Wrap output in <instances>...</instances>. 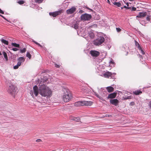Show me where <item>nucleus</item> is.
<instances>
[{
  "instance_id": "nucleus-55",
  "label": "nucleus",
  "mask_w": 151,
  "mask_h": 151,
  "mask_svg": "<svg viewBox=\"0 0 151 151\" xmlns=\"http://www.w3.org/2000/svg\"><path fill=\"white\" fill-rule=\"evenodd\" d=\"M0 16L3 18L4 19H5V17H4L2 15H0Z\"/></svg>"
},
{
  "instance_id": "nucleus-50",
  "label": "nucleus",
  "mask_w": 151,
  "mask_h": 151,
  "mask_svg": "<svg viewBox=\"0 0 151 151\" xmlns=\"http://www.w3.org/2000/svg\"><path fill=\"white\" fill-rule=\"evenodd\" d=\"M55 66L57 68H59L60 66L58 65H57L56 64H55Z\"/></svg>"
},
{
  "instance_id": "nucleus-42",
  "label": "nucleus",
  "mask_w": 151,
  "mask_h": 151,
  "mask_svg": "<svg viewBox=\"0 0 151 151\" xmlns=\"http://www.w3.org/2000/svg\"><path fill=\"white\" fill-rule=\"evenodd\" d=\"M12 50L14 51H16L18 50H19V49H18L17 48H12Z\"/></svg>"
},
{
  "instance_id": "nucleus-51",
  "label": "nucleus",
  "mask_w": 151,
  "mask_h": 151,
  "mask_svg": "<svg viewBox=\"0 0 151 151\" xmlns=\"http://www.w3.org/2000/svg\"><path fill=\"white\" fill-rule=\"evenodd\" d=\"M134 102H131L130 103V104L131 105H133L134 104Z\"/></svg>"
},
{
  "instance_id": "nucleus-3",
  "label": "nucleus",
  "mask_w": 151,
  "mask_h": 151,
  "mask_svg": "<svg viewBox=\"0 0 151 151\" xmlns=\"http://www.w3.org/2000/svg\"><path fill=\"white\" fill-rule=\"evenodd\" d=\"M72 97L71 94L67 91L65 93L63 96V99L65 102H68L71 100Z\"/></svg>"
},
{
  "instance_id": "nucleus-20",
  "label": "nucleus",
  "mask_w": 151,
  "mask_h": 151,
  "mask_svg": "<svg viewBox=\"0 0 151 151\" xmlns=\"http://www.w3.org/2000/svg\"><path fill=\"white\" fill-rule=\"evenodd\" d=\"M113 4L118 7H120L121 6V4L119 2H114Z\"/></svg>"
},
{
  "instance_id": "nucleus-11",
  "label": "nucleus",
  "mask_w": 151,
  "mask_h": 151,
  "mask_svg": "<svg viewBox=\"0 0 151 151\" xmlns=\"http://www.w3.org/2000/svg\"><path fill=\"white\" fill-rule=\"evenodd\" d=\"M119 102V101L116 99H112L110 101V103H111L116 106L117 105Z\"/></svg>"
},
{
  "instance_id": "nucleus-49",
  "label": "nucleus",
  "mask_w": 151,
  "mask_h": 151,
  "mask_svg": "<svg viewBox=\"0 0 151 151\" xmlns=\"http://www.w3.org/2000/svg\"><path fill=\"white\" fill-rule=\"evenodd\" d=\"M126 94H127L128 95H129L131 93L130 92L126 91V92L125 93V96H126V95H125Z\"/></svg>"
},
{
  "instance_id": "nucleus-30",
  "label": "nucleus",
  "mask_w": 151,
  "mask_h": 151,
  "mask_svg": "<svg viewBox=\"0 0 151 151\" xmlns=\"http://www.w3.org/2000/svg\"><path fill=\"white\" fill-rule=\"evenodd\" d=\"M89 35L91 38H93L95 36L94 34L92 32L89 33Z\"/></svg>"
},
{
  "instance_id": "nucleus-16",
  "label": "nucleus",
  "mask_w": 151,
  "mask_h": 151,
  "mask_svg": "<svg viewBox=\"0 0 151 151\" xmlns=\"http://www.w3.org/2000/svg\"><path fill=\"white\" fill-rule=\"evenodd\" d=\"M128 48L129 47L127 46H124L122 47V50L123 51H125L126 52V54H125L126 55H127L128 53Z\"/></svg>"
},
{
  "instance_id": "nucleus-24",
  "label": "nucleus",
  "mask_w": 151,
  "mask_h": 151,
  "mask_svg": "<svg viewBox=\"0 0 151 151\" xmlns=\"http://www.w3.org/2000/svg\"><path fill=\"white\" fill-rule=\"evenodd\" d=\"M94 94L97 97L99 98L102 101H104V99L101 96H99L96 92H94Z\"/></svg>"
},
{
  "instance_id": "nucleus-38",
  "label": "nucleus",
  "mask_w": 151,
  "mask_h": 151,
  "mask_svg": "<svg viewBox=\"0 0 151 151\" xmlns=\"http://www.w3.org/2000/svg\"><path fill=\"white\" fill-rule=\"evenodd\" d=\"M33 42H34L36 44L38 45V46H39L42 47V46L39 43H38V42H37L33 40Z\"/></svg>"
},
{
  "instance_id": "nucleus-6",
  "label": "nucleus",
  "mask_w": 151,
  "mask_h": 151,
  "mask_svg": "<svg viewBox=\"0 0 151 151\" xmlns=\"http://www.w3.org/2000/svg\"><path fill=\"white\" fill-rule=\"evenodd\" d=\"M81 106H89L91 105L93 103L90 101H81Z\"/></svg>"
},
{
  "instance_id": "nucleus-17",
  "label": "nucleus",
  "mask_w": 151,
  "mask_h": 151,
  "mask_svg": "<svg viewBox=\"0 0 151 151\" xmlns=\"http://www.w3.org/2000/svg\"><path fill=\"white\" fill-rule=\"evenodd\" d=\"M70 119V120H74L76 122H78L80 120V118L78 117H71Z\"/></svg>"
},
{
  "instance_id": "nucleus-53",
  "label": "nucleus",
  "mask_w": 151,
  "mask_h": 151,
  "mask_svg": "<svg viewBox=\"0 0 151 151\" xmlns=\"http://www.w3.org/2000/svg\"><path fill=\"white\" fill-rule=\"evenodd\" d=\"M112 75H115L116 74V73H112Z\"/></svg>"
},
{
  "instance_id": "nucleus-29",
  "label": "nucleus",
  "mask_w": 151,
  "mask_h": 151,
  "mask_svg": "<svg viewBox=\"0 0 151 151\" xmlns=\"http://www.w3.org/2000/svg\"><path fill=\"white\" fill-rule=\"evenodd\" d=\"M20 65V63H17V65L14 67V68L15 69H17L19 67Z\"/></svg>"
},
{
  "instance_id": "nucleus-12",
  "label": "nucleus",
  "mask_w": 151,
  "mask_h": 151,
  "mask_svg": "<svg viewBox=\"0 0 151 151\" xmlns=\"http://www.w3.org/2000/svg\"><path fill=\"white\" fill-rule=\"evenodd\" d=\"M147 15V13L145 12H140L136 17L138 18H141L145 17Z\"/></svg>"
},
{
  "instance_id": "nucleus-47",
  "label": "nucleus",
  "mask_w": 151,
  "mask_h": 151,
  "mask_svg": "<svg viewBox=\"0 0 151 151\" xmlns=\"http://www.w3.org/2000/svg\"><path fill=\"white\" fill-rule=\"evenodd\" d=\"M148 106L151 109V101L149 102Z\"/></svg>"
},
{
  "instance_id": "nucleus-25",
  "label": "nucleus",
  "mask_w": 151,
  "mask_h": 151,
  "mask_svg": "<svg viewBox=\"0 0 151 151\" xmlns=\"http://www.w3.org/2000/svg\"><path fill=\"white\" fill-rule=\"evenodd\" d=\"M94 94L97 97L99 98L102 101H104V99L101 96H99L96 92H94Z\"/></svg>"
},
{
  "instance_id": "nucleus-48",
  "label": "nucleus",
  "mask_w": 151,
  "mask_h": 151,
  "mask_svg": "<svg viewBox=\"0 0 151 151\" xmlns=\"http://www.w3.org/2000/svg\"><path fill=\"white\" fill-rule=\"evenodd\" d=\"M36 141L37 142H41V140L40 139H38L36 140Z\"/></svg>"
},
{
  "instance_id": "nucleus-54",
  "label": "nucleus",
  "mask_w": 151,
  "mask_h": 151,
  "mask_svg": "<svg viewBox=\"0 0 151 151\" xmlns=\"http://www.w3.org/2000/svg\"><path fill=\"white\" fill-rule=\"evenodd\" d=\"M131 8V7H127V9H130Z\"/></svg>"
},
{
  "instance_id": "nucleus-40",
  "label": "nucleus",
  "mask_w": 151,
  "mask_h": 151,
  "mask_svg": "<svg viewBox=\"0 0 151 151\" xmlns=\"http://www.w3.org/2000/svg\"><path fill=\"white\" fill-rule=\"evenodd\" d=\"M150 18H151V17L150 16H147L146 17L147 20L148 21L151 22V21H150V20H151Z\"/></svg>"
},
{
  "instance_id": "nucleus-22",
  "label": "nucleus",
  "mask_w": 151,
  "mask_h": 151,
  "mask_svg": "<svg viewBox=\"0 0 151 151\" xmlns=\"http://www.w3.org/2000/svg\"><path fill=\"white\" fill-rule=\"evenodd\" d=\"M2 53L4 56V58L6 60H8V57L6 54V53L4 51H3Z\"/></svg>"
},
{
  "instance_id": "nucleus-56",
  "label": "nucleus",
  "mask_w": 151,
  "mask_h": 151,
  "mask_svg": "<svg viewBox=\"0 0 151 151\" xmlns=\"http://www.w3.org/2000/svg\"><path fill=\"white\" fill-rule=\"evenodd\" d=\"M127 6H124V8H126V9H127Z\"/></svg>"
},
{
  "instance_id": "nucleus-19",
  "label": "nucleus",
  "mask_w": 151,
  "mask_h": 151,
  "mask_svg": "<svg viewBox=\"0 0 151 151\" xmlns=\"http://www.w3.org/2000/svg\"><path fill=\"white\" fill-rule=\"evenodd\" d=\"M81 101H79L76 102L75 103L74 105L76 106H81Z\"/></svg>"
},
{
  "instance_id": "nucleus-41",
  "label": "nucleus",
  "mask_w": 151,
  "mask_h": 151,
  "mask_svg": "<svg viewBox=\"0 0 151 151\" xmlns=\"http://www.w3.org/2000/svg\"><path fill=\"white\" fill-rule=\"evenodd\" d=\"M43 0H35L36 2H37L39 3H42Z\"/></svg>"
},
{
  "instance_id": "nucleus-33",
  "label": "nucleus",
  "mask_w": 151,
  "mask_h": 151,
  "mask_svg": "<svg viewBox=\"0 0 151 151\" xmlns=\"http://www.w3.org/2000/svg\"><path fill=\"white\" fill-rule=\"evenodd\" d=\"M132 98V97L131 96H128L127 97H123V98L124 99V100H126V99H131Z\"/></svg>"
},
{
  "instance_id": "nucleus-8",
  "label": "nucleus",
  "mask_w": 151,
  "mask_h": 151,
  "mask_svg": "<svg viewBox=\"0 0 151 151\" xmlns=\"http://www.w3.org/2000/svg\"><path fill=\"white\" fill-rule=\"evenodd\" d=\"M62 12V10H59V11H56L53 12H50L49 15L50 16H52L53 17H55L57 16L60 14Z\"/></svg>"
},
{
  "instance_id": "nucleus-32",
  "label": "nucleus",
  "mask_w": 151,
  "mask_h": 151,
  "mask_svg": "<svg viewBox=\"0 0 151 151\" xmlns=\"http://www.w3.org/2000/svg\"><path fill=\"white\" fill-rule=\"evenodd\" d=\"M26 51V48H24L23 49L20 50V52L21 53H24Z\"/></svg>"
},
{
  "instance_id": "nucleus-35",
  "label": "nucleus",
  "mask_w": 151,
  "mask_h": 151,
  "mask_svg": "<svg viewBox=\"0 0 151 151\" xmlns=\"http://www.w3.org/2000/svg\"><path fill=\"white\" fill-rule=\"evenodd\" d=\"M18 3L20 4H22L25 3V2L24 1H23V0H21L18 1Z\"/></svg>"
},
{
  "instance_id": "nucleus-37",
  "label": "nucleus",
  "mask_w": 151,
  "mask_h": 151,
  "mask_svg": "<svg viewBox=\"0 0 151 151\" xmlns=\"http://www.w3.org/2000/svg\"><path fill=\"white\" fill-rule=\"evenodd\" d=\"M33 42H34L36 44L38 45V46H39L42 47V46L39 43H38V42H37L33 40Z\"/></svg>"
},
{
  "instance_id": "nucleus-10",
  "label": "nucleus",
  "mask_w": 151,
  "mask_h": 151,
  "mask_svg": "<svg viewBox=\"0 0 151 151\" xmlns=\"http://www.w3.org/2000/svg\"><path fill=\"white\" fill-rule=\"evenodd\" d=\"M90 53L92 56L95 57L98 56L100 54L99 52L95 50H91L90 51Z\"/></svg>"
},
{
  "instance_id": "nucleus-43",
  "label": "nucleus",
  "mask_w": 151,
  "mask_h": 151,
  "mask_svg": "<svg viewBox=\"0 0 151 151\" xmlns=\"http://www.w3.org/2000/svg\"><path fill=\"white\" fill-rule=\"evenodd\" d=\"M116 29L117 31L118 32H120L121 30V29L119 28H116Z\"/></svg>"
},
{
  "instance_id": "nucleus-36",
  "label": "nucleus",
  "mask_w": 151,
  "mask_h": 151,
  "mask_svg": "<svg viewBox=\"0 0 151 151\" xmlns=\"http://www.w3.org/2000/svg\"><path fill=\"white\" fill-rule=\"evenodd\" d=\"M33 42H34L36 44L38 45V46H39L42 47V46L39 43H38V42H37L33 40Z\"/></svg>"
},
{
  "instance_id": "nucleus-18",
  "label": "nucleus",
  "mask_w": 151,
  "mask_h": 151,
  "mask_svg": "<svg viewBox=\"0 0 151 151\" xmlns=\"http://www.w3.org/2000/svg\"><path fill=\"white\" fill-rule=\"evenodd\" d=\"M133 93L134 94L136 95H139L142 93V92L139 90L133 91Z\"/></svg>"
},
{
  "instance_id": "nucleus-27",
  "label": "nucleus",
  "mask_w": 151,
  "mask_h": 151,
  "mask_svg": "<svg viewBox=\"0 0 151 151\" xmlns=\"http://www.w3.org/2000/svg\"><path fill=\"white\" fill-rule=\"evenodd\" d=\"M94 94L97 97L99 98L102 101H104V99L101 96H99L96 92H94Z\"/></svg>"
},
{
  "instance_id": "nucleus-5",
  "label": "nucleus",
  "mask_w": 151,
  "mask_h": 151,
  "mask_svg": "<svg viewBox=\"0 0 151 151\" xmlns=\"http://www.w3.org/2000/svg\"><path fill=\"white\" fill-rule=\"evenodd\" d=\"M91 18V14L86 13L82 14L81 17V20L84 21L89 20Z\"/></svg>"
},
{
  "instance_id": "nucleus-28",
  "label": "nucleus",
  "mask_w": 151,
  "mask_h": 151,
  "mask_svg": "<svg viewBox=\"0 0 151 151\" xmlns=\"http://www.w3.org/2000/svg\"><path fill=\"white\" fill-rule=\"evenodd\" d=\"M1 41L2 42V43H4V44L5 45H8V44L9 43L7 41L2 39H1Z\"/></svg>"
},
{
  "instance_id": "nucleus-45",
  "label": "nucleus",
  "mask_w": 151,
  "mask_h": 151,
  "mask_svg": "<svg viewBox=\"0 0 151 151\" xmlns=\"http://www.w3.org/2000/svg\"><path fill=\"white\" fill-rule=\"evenodd\" d=\"M30 94H31V96H32V97H33L34 96L33 93L32 91H30Z\"/></svg>"
},
{
  "instance_id": "nucleus-44",
  "label": "nucleus",
  "mask_w": 151,
  "mask_h": 151,
  "mask_svg": "<svg viewBox=\"0 0 151 151\" xmlns=\"http://www.w3.org/2000/svg\"><path fill=\"white\" fill-rule=\"evenodd\" d=\"M139 50H141V53L143 54L144 55L145 54V52H144V51L142 50V48L141 47L140 49H139Z\"/></svg>"
},
{
  "instance_id": "nucleus-59",
  "label": "nucleus",
  "mask_w": 151,
  "mask_h": 151,
  "mask_svg": "<svg viewBox=\"0 0 151 151\" xmlns=\"http://www.w3.org/2000/svg\"><path fill=\"white\" fill-rule=\"evenodd\" d=\"M129 1H132V0H129Z\"/></svg>"
},
{
  "instance_id": "nucleus-34",
  "label": "nucleus",
  "mask_w": 151,
  "mask_h": 151,
  "mask_svg": "<svg viewBox=\"0 0 151 151\" xmlns=\"http://www.w3.org/2000/svg\"><path fill=\"white\" fill-rule=\"evenodd\" d=\"M26 56L29 59H30L31 57V55L29 52H27L26 54Z\"/></svg>"
},
{
  "instance_id": "nucleus-2",
  "label": "nucleus",
  "mask_w": 151,
  "mask_h": 151,
  "mask_svg": "<svg viewBox=\"0 0 151 151\" xmlns=\"http://www.w3.org/2000/svg\"><path fill=\"white\" fill-rule=\"evenodd\" d=\"M8 86V92L12 95H13L15 93V87L14 85L11 83V81H9L7 83Z\"/></svg>"
},
{
  "instance_id": "nucleus-15",
  "label": "nucleus",
  "mask_w": 151,
  "mask_h": 151,
  "mask_svg": "<svg viewBox=\"0 0 151 151\" xmlns=\"http://www.w3.org/2000/svg\"><path fill=\"white\" fill-rule=\"evenodd\" d=\"M106 89L109 92H111L114 91V88L111 86H109L106 88Z\"/></svg>"
},
{
  "instance_id": "nucleus-9",
  "label": "nucleus",
  "mask_w": 151,
  "mask_h": 151,
  "mask_svg": "<svg viewBox=\"0 0 151 151\" xmlns=\"http://www.w3.org/2000/svg\"><path fill=\"white\" fill-rule=\"evenodd\" d=\"M105 78H113V76H112V74L109 71L106 72L103 74Z\"/></svg>"
},
{
  "instance_id": "nucleus-7",
  "label": "nucleus",
  "mask_w": 151,
  "mask_h": 151,
  "mask_svg": "<svg viewBox=\"0 0 151 151\" xmlns=\"http://www.w3.org/2000/svg\"><path fill=\"white\" fill-rule=\"evenodd\" d=\"M76 9L75 6H73L71 8L68 9L66 11V13L69 14L73 13L76 11Z\"/></svg>"
},
{
  "instance_id": "nucleus-52",
  "label": "nucleus",
  "mask_w": 151,
  "mask_h": 151,
  "mask_svg": "<svg viewBox=\"0 0 151 151\" xmlns=\"http://www.w3.org/2000/svg\"><path fill=\"white\" fill-rule=\"evenodd\" d=\"M114 62L112 60L110 62V64H114Z\"/></svg>"
},
{
  "instance_id": "nucleus-57",
  "label": "nucleus",
  "mask_w": 151,
  "mask_h": 151,
  "mask_svg": "<svg viewBox=\"0 0 151 151\" xmlns=\"http://www.w3.org/2000/svg\"><path fill=\"white\" fill-rule=\"evenodd\" d=\"M127 6H129V4H128V3H127Z\"/></svg>"
},
{
  "instance_id": "nucleus-31",
  "label": "nucleus",
  "mask_w": 151,
  "mask_h": 151,
  "mask_svg": "<svg viewBox=\"0 0 151 151\" xmlns=\"http://www.w3.org/2000/svg\"><path fill=\"white\" fill-rule=\"evenodd\" d=\"M73 27L75 29H77L78 27V25L77 23H75L73 25Z\"/></svg>"
},
{
  "instance_id": "nucleus-58",
  "label": "nucleus",
  "mask_w": 151,
  "mask_h": 151,
  "mask_svg": "<svg viewBox=\"0 0 151 151\" xmlns=\"http://www.w3.org/2000/svg\"><path fill=\"white\" fill-rule=\"evenodd\" d=\"M2 55V54L1 53V52H0V55Z\"/></svg>"
},
{
  "instance_id": "nucleus-14",
  "label": "nucleus",
  "mask_w": 151,
  "mask_h": 151,
  "mask_svg": "<svg viewBox=\"0 0 151 151\" xmlns=\"http://www.w3.org/2000/svg\"><path fill=\"white\" fill-rule=\"evenodd\" d=\"M116 96V94L114 93H111L109 94L108 96V98H110V99H112L114 98Z\"/></svg>"
},
{
  "instance_id": "nucleus-1",
  "label": "nucleus",
  "mask_w": 151,
  "mask_h": 151,
  "mask_svg": "<svg viewBox=\"0 0 151 151\" xmlns=\"http://www.w3.org/2000/svg\"><path fill=\"white\" fill-rule=\"evenodd\" d=\"M33 93L35 96H37L39 93L42 96L47 97H50L52 95V91L45 85L40 86L38 89L37 86L33 87Z\"/></svg>"
},
{
  "instance_id": "nucleus-21",
  "label": "nucleus",
  "mask_w": 151,
  "mask_h": 151,
  "mask_svg": "<svg viewBox=\"0 0 151 151\" xmlns=\"http://www.w3.org/2000/svg\"><path fill=\"white\" fill-rule=\"evenodd\" d=\"M12 45L15 47H17L18 48H19L20 45L19 44H17L15 43H12Z\"/></svg>"
},
{
  "instance_id": "nucleus-4",
  "label": "nucleus",
  "mask_w": 151,
  "mask_h": 151,
  "mask_svg": "<svg viewBox=\"0 0 151 151\" xmlns=\"http://www.w3.org/2000/svg\"><path fill=\"white\" fill-rule=\"evenodd\" d=\"M104 41V38L103 36H100L94 41L93 43L96 45L99 46L103 43Z\"/></svg>"
},
{
  "instance_id": "nucleus-39",
  "label": "nucleus",
  "mask_w": 151,
  "mask_h": 151,
  "mask_svg": "<svg viewBox=\"0 0 151 151\" xmlns=\"http://www.w3.org/2000/svg\"><path fill=\"white\" fill-rule=\"evenodd\" d=\"M33 42H34L36 44L38 45V46H39L42 47V46L39 43H38V42H37L33 40Z\"/></svg>"
},
{
  "instance_id": "nucleus-13",
  "label": "nucleus",
  "mask_w": 151,
  "mask_h": 151,
  "mask_svg": "<svg viewBox=\"0 0 151 151\" xmlns=\"http://www.w3.org/2000/svg\"><path fill=\"white\" fill-rule=\"evenodd\" d=\"M25 58L23 57H19L17 60H18V63H20V65L21 64V63H23L25 61Z\"/></svg>"
},
{
  "instance_id": "nucleus-23",
  "label": "nucleus",
  "mask_w": 151,
  "mask_h": 151,
  "mask_svg": "<svg viewBox=\"0 0 151 151\" xmlns=\"http://www.w3.org/2000/svg\"><path fill=\"white\" fill-rule=\"evenodd\" d=\"M135 42V45L139 49H141V47L140 46L139 44V43L137 42L135 40L134 41Z\"/></svg>"
},
{
  "instance_id": "nucleus-26",
  "label": "nucleus",
  "mask_w": 151,
  "mask_h": 151,
  "mask_svg": "<svg viewBox=\"0 0 151 151\" xmlns=\"http://www.w3.org/2000/svg\"><path fill=\"white\" fill-rule=\"evenodd\" d=\"M94 94L97 97L99 98L102 101H104V99L101 96H99L96 92H94Z\"/></svg>"
},
{
  "instance_id": "nucleus-46",
  "label": "nucleus",
  "mask_w": 151,
  "mask_h": 151,
  "mask_svg": "<svg viewBox=\"0 0 151 151\" xmlns=\"http://www.w3.org/2000/svg\"><path fill=\"white\" fill-rule=\"evenodd\" d=\"M136 8L134 7H132V11H136Z\"/></svg>"
}]
</instances>
